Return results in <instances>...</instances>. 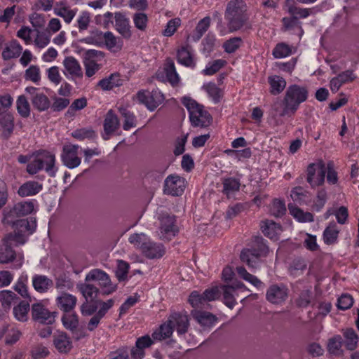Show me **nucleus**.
Segmentation results:
<instances>
[{
    "label": "nucleus",
    "instance_id": "obj_20",
    "mask_svg": "<svg viewBox=\"0 0 359 359\" xmlns=\"http://www.w3.org/2000/svg\"><path fill=\"white\" fill-rule=\"evenodd\" d=\"M285 6L290 15H293L297 20L300 18H306L315 13L313 8H301L295 4L294 0H286Z\"/></svg>",
    "mask_w": 359,
    "mask_h": 359
},
{
    "label": "nucleus",
    "instance_id": "obj_22",
    "mask_svg": "<svg viewBox=\"0 0 359 359\" xmlns=\"http://www.w3.org/2000/svg\"><path fill=\"white\" fill-rule=\"evenodd\" d=\"M62 323L65 329L69 330L77 339L81 337L79 334V316L75 313L67 312L62 317Z\"/></svg>",
    "mask_w": 359,
    "mask_h": 359
},
{
    "label": "nucleus",
    "instance_id": "obj_58",
    "mask_svg": "<svg viewBox=\"0 0 359 359\" xmlns=\"http://www.w3.org/2000/svg\"><path fill=\"white\" fill-rule=\"evenodd\" d=\"M292 53L290 47L284 43H280L276 45L273 50V55L276 58H282L290 55Z\"/></svg>",
    "mask_w": 359,
    "mask_h": 359
},
{
    "label": "nucleus",
    "instance_id": "obj_34",
    "mask_svg": "<svg viewBox=\"0 0 359 359\" xmlns=\"http://www.w3.org/2000/svg\"><path fill=\"white\" fill-rule=\"evenodd\" d=\"M288 209L290 215L299 222H311L313 221V215L309 212H304L295 205L289 203Z\"/></svg>",
    "mask_w": 359,
    "mask_h": 359
},
{
    "label": "nucleus",
    "instance_id": "obj_43",
    "mask_svg": "<svg viewBox=\"0 0 359 359\" xmlns=\"http://www.w3.org/2000/svg\"><path fill=\"white\" fill-rule=\"evenodd\" d=\"M270 84V93L273 95L280 94L286 86L285 80L277 75L271 76L268 78Z\"/></svg>",
    "mask_w": 359,
    "mask_h": 359
},
{
    "label": "nucleus",
    "instance_id": "obj_8",
    "mask_svg": "<svg viewBox=\"0 0 359 359\" xmlns=\"http://www.w3.org/2000/svg\"><path fill=\"white\" fill-rule=\"evenodd\" d=\"M86 281H95L101 288L102 293L109 294L115 291L116 286L114 285L109 276L100 269H93L86 276Z\"/></svg>",
    "mask_w": 359,
    "mask_h": 359
},
{
    "label": "nucleus",
    "instance_id": "obj_32",
    "mask_svg": "<svg viewBox=\"0 0 359 359\" xmlns=\"http://www.w3.org/2000/svg\"><path fill=\"white\" fill-rule=\"evenodd\" d=\"M42 189V185L36 181H27L19 187L18 191L20 196H29L38 194Z\"/></svg>",
    "mask_w": 359,
    "mask_h": 359
},
{
    "label": "nucleus",
    "instance_id": "obj_2",
    "mask_svg": "<svg viewBox=\"0 0 359 359\" xmlns=\"http://www.w3.org/2000/svg\"><path fill=\"white\" fill-rule=\"evenodd\" d=\"M19 163H26V170L29 175H35L44 169L49 177H56L55 169V156L46 150H38L31 155H20L18 158Z\"/></svg>",
    "mask_w": 359,
    "mask_h": 359
},
{
    "label": "nucleus",
    "instance_id": "obj_39",
    "mask_svg": "<svg viewBox=\"0 0 359 359\" xmlns=\"http://www.w3.org/2000/svg\"><path fill=\"white\" fill-rule=\"evenodd\" d=\"M210 25V18L209 16L205 17L201 19L197 24L193 34L189 38H191L194 41H198L207 32Z\"/></svg>",
    "mask_w": 359,
    "mask_h": 359
},
{
    "label": "nucleus",
    "instance_id": "obj_31",
    "mask_svg": "<svg viewBox=\"0 0 359 359\" xmlns=\"http://www.w3.org/2000/svg\"><path fill=\"white\" fill-rule=\"evenodd\" d=\"M76 303V297L68 293H63L57 298L58 307L65 313L70 312L75 307Z\"/></svg>",
    "mask_w": 359,
    "mask_h": 359
},
{
    "label": "nucleus",
    "instance_id": "obj_12",
    "mask_svg": "<svg viewBox=\"0 0 359 359\" xmlns=\"http://www.w3.org/2000/svg\"><path fill=\"white\" fill-rule=\"evenodd\" d=\"M288 297V289L283 284H274L271 285L266 294V299L271 304H280L284 302Z\"/></svg>",
    "mask_w": 359,
    "mask_h": 359
},
{
    "label": "nucleus",
    "instance_id": "obj_19",
    "mask_svg": "<svg viewBox=\"0 0 359 359\" xmlns=\"http://www.w3.org/2000/svg\"><path fill=\"white\" fill-rule=\"evenodd\" d=\"M65 67L64 74L65 75L69 74L72 78H82L83 71L81 67L76 59L72 56H69L65 58L63 61Z\"/></svg>",
    "mask_w": 359,
    "mask_h": 359
},
{
    "label": "nucleus",
    "instance_id": "obj_18",
    "mask_svg": "<svg viewBox=\"0 0 359 359\" xmlns=\"http://www.w3.org/2000/svg\"><path fill=\"white\" fill-rule=\"evenodd\" d=\"M115 27L116 31L125 39H130L132 36L131 26L128 18L121 13H115Z\"/></svg>",
    "mask_w": 359,
    "mask_h": 359
},
{
    "label": "nucleus",
    "instance_id": "obj_40",
    "mask_svg": "<svg viewBox=\"0 0 359 359\" xmlns=\"http://www.w3.org/2000/svg\"><path fill=\"white\" fill-rule=\"evenodd\" d=\"M29 100L34 108L40 112L47 110L50 107V102L48 97L43 93L34 95V97H29Z\"/></svg>",
    "mask_w": 359,
    "mask_h": 359
},
{
    "label": "nucleus",
    "instance_id": "obj_9",
    "mask_svg": "<svg viewBox=\"0 0 359 359\" xmlns=\"http://www.w3.org/2000/svg\"><path fill=\"white\" fill-rule=\"evenodd\" d=\"M140 103L144 104L150 111L155 110L164 100L163 94L158 90L152 91L140 90L137 93Z\"/></svg>",
    "mask_w": 359,
    "mask_h": 359
},
{
    "label": "nucleus",
    "instance_id": "obj_41",
    "mask_svg": "<svg viewBox=\"0 0 359 359\" xmlns=\"http://www.w3.org/2000/svg\"><path fill=\"white\" fill-rule=\"evenodd\" d=\"M20 300L17 294L11 290L0 292V302L5 309H11L12 306H15Z\"/></svg>",
    "mask_w": 359,
    "mask_h": 359
},
{
    "label": "nucleus",
    "instance_id": "obj_56",
    "mask_svg": "<svg viewBox=\"0 0 359 359\" xmlns=\"http://www.w3.org/2000/svg\"><path fill=\"white\" fill-rule=\"evenodd\" d=\"M271 213L276 217H280L285 214L286 207L284 201L275 198L271 207Z\"/></svg>",
    "mask_w": 359,
    "mask_h": 359
},
{
    "label": "nucleus",
    "instance_id": "obj_27",
    "mask_svg": "<svg viewBox=\"0 0 359 359\" xmlns=\"http://www.w3.org/2000/svg\"><path fill=\"white\" fill-rule=\"evenodd\" d=\"M193 316L204 327H212L217 323V318L210 312L196 311Z\"/></svg>",
    "mask_w": 359,
    "mask_h": 359
},
{
    "label": "nucleus",
    "instance_id": "obj_51",
    "mask_svg": "<svg viewBox=\"0 0 359 359\" xmlns=\"http://www.w3.org/2000/svg\"><path fill=\"white\" fill-rule=\"evenodd\" d=\"M344 336L346 338V348L350 351L354 350L357 346L358 339V337L355 330L352 328L347 329L344 332Z\"/></svg>",
    "mask_w": 359,
    "mask_h": 359
},
{
    "label": "nucleus",
    "instance_id": "obj_29",
    "mask_svg": "<svg viewBox=\"0 0 359 359\" xmlns=\"http://www.w3.org/2000/svg\"><path fill=\"white\" fill-rule=\"evenodd\" d=\"M185 181H165L163 191L173 196H181L186 187Z\"/></svg>",
    "mask_w": 359,
    "mask_h": 359
},
{
    "label": "nucleus",
    "instance_id": "obj_11",
    "mask_svg": "<svg viewBox=\"0 0 359 359\" xmlns=\"http://www.w3.org/2000/svg\"><path fill=\"white\" fill-rule=\"evenodd\" d=\"M31 311L33 319L40 323L51 325L55 322L57 313L50 312L41 303L32 304Z\"/></svg>",
    "mask_w": 359,
    "mask_h": 359
},
{
    "label": "nucleus",
    "instance_id": "obj_61",
    "mask_svg": "<svg viewBox=\"0 0 359 359\" xmlns=\"http://www.w3.org/2000/svg\"><path fill=\"white\" fill-rule=\"evenodd\" d=\"M353 298L349 294H343L338 298L337 307L339 309L346 311L353 304Z\"/></svg>",
    "mask_w": 359,
    "mask_h": 359
},
{
    "label": "nucleus",
    "instance_id": "obj_38",
    "mask_svg": "<svg viewBox=\"0 0 359 359\" xmlns=\"http://www.w3.org/2000/svg\"><path fill=\"white\" fill-rule=\"evenodd\" d=\"M189 46H182L177 52V61L179 63L189 67H194L196 63Z\"/></svg>",
    "mask_w": 359,
    "mask_h": 359
},
{
    "label": "nucleus",
    "instance_id": "obj_64",
    "mask_svg": "<svg viewBox=\"0 0 359 359\" xmlns=\"http://www.w3.org/2000/svg\"><path fill=\"white\" fill-rule=\"evenodd\" d=\"M48 349L42 345H38L32 348L31 355L34 359H43L49 355Z\"/></svg>",
    "mask_w": 359,
    "mask_h": 359
},
{
    "label": "nucleus",
    "instance_id": "obj_50",
    "mask_svg": "<svg viewBox=\"0 0 359 359\" xmlns=\"http://www.w3.org/2000/svg\"><path fill=\"white\" fill-rule=\"evenodd\" d=\"M306 266L304 259L302 258L294 259L290 266V273L293 276H298L303 273L304 271L306 269Z\"/></svg>",
    "mask_w": 359,
    "mask_h": 359
},
{
    "label": "nucleus",
    "instance_id": "obj_55",
    "mask_svg": "<svg viewBox=\"0 0 359 359\" xmlns=\"http://www.w3.org/2000/svg\"><path fill=\"white\" fill-rule=\"evenodd\" d=\"M149 239V238L144 233H134L130 236L128 241L141 251Z\"/></svg>",
    "mask_w": 359,
    "mask_h": 359
},
{
    "label": "nucleus",
    "instance_id": "obj_30",
    "mask_svg": "<svg viewBox=\"0 0 359 359\" xmlns=\"http://www.w3.org/2000/svg\"><path fill=\"white\" fill-rule=\"evenodd\" d=\"M34 203L31 201L19 202L15 205L13 210L5 212V215H27L34 210Z\"/></svg>",
    "mask_w": 359,
    "mask_h": 359
},
{
    "label": "nucleus",
    "instance_id": "obj_53",
    "mask_svg": "<svg viewBox=\"0 0 359 359\" xmlns=\"http://www.w3.org/2000/svg\"><path fill=\"white\" fill-rule=\"evenodd\" d=\"M120 114L124 117V123L123 128L125 130H128L133 127L135 126V116L133 113L124 107L118 109Z\"/></svg>",
    "mask_w": 359,
    "mask_h": 359
},
{
    "label": "nucleus",
    "instance_id": "obj_48",
    "mask_svg": "<svg viewBox=\"0 0 359 359\" xmlns=\"http://www.w3.org/2000/svg\"><path fill=\"white\" fill-rule=\"evenodd\" d=\"M182 104L186 107L190 114H199L203 116V107L198 104L194 100L189 97H184L182 100Z\"/></svg>",
    "mask_w": 359,
    "mask_h": 359
},
{
    "label": "nucleus",
    "instance_id": "obj_42",
    "mask_svg": "<svg viewBox=\"0 0 359 359\" xmlns=\"http://www.w3.org/2000/svg\"><path fill=\"white\" fill-rule=\"evenodd\" d=\"M5 343L7 345L15 344L21 337L22 332L15 325H8L4 329Z\"/></svg>",
    "mask_w": 359,
    "mask_h": 359
},
{
    "label": "nucleus",
    "instance_id": "obj_35",
    "mask_svg": "<svg viewBox=\"0 0 359 359\" xmlns=\"http://www.w3.org/2000/svg\"><path fill=\"white\" fill-rule=\"evenodd\" d=\"M123 81L120 79L118 73L111 74L109 76L100 80L97 86L103 90H109L114 87H118L122 85Z\"/></svg>",
    "mask_w": 359,
    "mask_h": 359
},
{
    "label": "nucleus",
    "instance_id": "obj_59",
    "mask_svg": "<svg viewBox=\"0 0 359 359\" xmlns=\"http://www.w3.org/2000/svg\"><path fill=\"white\" fill-rule=\"evenodd\" d=\"M203 88L215 103L219 102L222 97V91L215 83H209L204 85Z\"/></svg>",
    "mask_w": 359,
    "mask_h": 359
},
{
    "label": "nucleus",
    "instance_id": "obj_49",
    "mask_svg": "<svg viewBox=\"0 0 359 359\" xmlns=\"http://www.w3.org/2000/svg\"><path fill=\"white\" fill-rule=\"evenodd\" d=\"M290 197L294 203L303 205L308 201V191L301 187H297L292 189Z\"/></svg>",
    "mask_w": 359,
    "mask_h": 359
},
{
    "label": "nucleus",
    "instance_id": "obj_28",
    "mask_svg": "<svg viewBox=\"0 0 359 359\" xmlns=\"http://www.w3.org/2000/svg\"><path fill=\"white\" fill-rule=\"evenodd\" d=\"M264 236L271 240L277 241L282 231V227L279 224L273 221H266L261 226Z\"/></svg>",
    "mask_w": 359,
    "mask_h": 359
},
{
    "label": "nucleus",
    "instance_id": "obj_36",
    "mask_svg": "<svg viewBox=\"0 0 359 359\" xmlns=\"http://www.w3.org/2000/svg\"><path fill=\"white\" fill-rule=\"evenodd\" d=\"M28 278L27 275H21L17 280V282L13 285V289L17 292L24 300L32 301L31 296L28 291Z\"/></svg>",
    "mask_w": 359,
    "mask_h": 359
},
{
    "label": "nucleus",
    "instance_id": "obj_45",
    "mask_svg": "<svg viewBox=\"0 0 359 359\" xmlns=\"http://www.w3.org/2000/svg\"><path fill=\"white\" fill-rule=\"evenodd\" d=\"M189 118L192 126L202 128L210 125L212 119L210 115L205 111H203V116H200L199 114H190Z\"/></svg>",
    "mask_w": 359,
    "mask_h": 359
},
{
    "label": "nucleus",
    "instance_id": "obj_63",
    "mask_svg": "<svg viewBox=\"0 0 359 359\" xmlns=\"http://www.w3.org/2000/svg\"><path fill=\"white\" fill-rule=\"evenodd\" d=\"M241 42V38L233 37L227 40L224 43L223 47L226 53H233L240 47Z\"/></svg>",
    "mask_w": 359,
    "mask_h": 359
},
{
    "label": "nucleus",
    "instance_id": "obj_47",
    "mask_svg": "<svg viewBox=\"0 0 359 359\" xmlns=\"http://www.w3.org/2000/svg\"><path fill=\"white\" fill-rule=\"evenodd\" d=\"M17 111L22 118H27L30 115V105L27 98L24 95H20L16 101Z\"/></svg>",
    "mask_w": 359,
    "mask_h": 359
},
{
    "label": "nucleus",
    "instance_id": "obj_62",
    "mask_svg": "<svg viewBox=\"0 0 359 359\" xmlns=\"http://www.w3.org/2000/svg\"><path fill=\"white\" fill-rule=\"evenodd\" d=\"M133 22L136 28L144 31L147 26L148 18L145 13H137L133 15Z\"/></svg>",
    "mask_w": 359,
    "mask_h": 359
},
{
    "label": "nucleus",
    "instance_id": "obj_25",
    "mask_svg": "<svg viewBox=\"0 0 359 359\" xmlns=\"http://www.w3.org/2000/svg\"><path fill=\"white\" fill-rule=\"evenodd\" d=\"M29 300H20L13 306V313L15 318L20 322H26L30 310Z\"/></svg>",
    "mask_w": 359,
    "mask_h": 359
},
{
    "label": "nucleus",
    "instance_id": "obj_26",
    "mask_svg": "<svg viewBox=\"0 0 359 359\" xmlns=\"http://www.w3.org/2000/svg\"><path fill=\"white\" fill-rule=\"evenodd\" d=\"M119 126L118 117L114 114L113 111L109 110L106 115L104 121V130L105 135H103L104 140L109 139V135L115 132Z\"/></svg>",
    "mask_w": 359,
    "mask_h": 359
},
{
    "label": "nucleus",
    "instance_id": "obj_46",
    "mask_svg": "<svg viewBox=\"0 0 359 359\" xmlns=\"http://www.w3.org/2000/svg\"><path fill=\"white\" fill-rule=\"evenodd\" d=\"M79 290L87 302L95 299L99 292V289L95 285L89 283L81 284Z\"/></svg>",
    "mask_w": 359,
    "mask_h": 359
},
{
    "label": "nucleus",
    "instance_id": "obj_52",
    "mask_svg": "<svg viewBox=\"0 0 359 359\" xmlns=\"http://www.w3.org/2000/svg\"><path fill=\"white\" fill-rule=\"evenodd\" d=\"M327 200V191L325 189H320L318 191L316 198L314 199L312 208L316 212H320L325 206Z\"/></svg>",
    "mask_w": 359,
    "mask_h": 359
},
{
    "label": "nucleus",
    "instance_id": "obj_3",
    "mask_svg": "<svg viewBox=\"0 0 359 359\" xmlns=\"http://www.w3.org/2000/svg\"><path fill=\"white\" fill-rule=\"evenodd\" d=\"M269 253L268 242L262 236L253 237L251 243L243 248L240 254V259L250 269H257L260 266L263 259Z\"/></svg>",
    "mask_w": 359,
    "mask_h": 359
},
{
    "label": "nucleus",
    "instance_id": "obj_37",
    "mask_svg": "<svg viewBox=\"0 0 359 359\" xmlns=\"http://www.w3.org/2000/svg\"><path fill=\"white\" fill-rule=\"evenodd\" d=\"M0 126L2 128V136L8 139L12 135L14 129L13 117L11 114H5L0 117Z\"/></svg>",
    "mask_w": 359,
    "mask_h": 359
},
{
    "label": "nucleus",
    "instance_id": "obj_4",
    "mask_svg": "<svg viewBox=\"0 0 359 359\" xmlns=\"http://www.w3.org/2000/svg\"><path fill=\"white\" fill-rule=\"evenodd\" d=\"M225 19L231 32L238 31L243 27H245V29H251V25L248 22L247 6L243 0H231L227 4Z\"/></svg>",
    "mask_w": 359,
    "mask_h": 359
},
{
    "label": "nucleus",
    "instance_id": "obj_13",
    "mask_svg": "<svg viewBox=\"0 0 359 359\" xmlns=\"http://www.w3.org/2000/svg\"><path fill=\"white\" fill-rule=\"evenodd\" d=\"M78 149L77 145H67L63 147L62 161L70 169L78 167L81 163V158L77 156Z\"/></svg>",
    "mask_w": 359,
    "mask_h": 359
},
{
    "label": "nucleus",
    "instance_id": "obj_10",
    "mask_svg": "<svg viewBox=\"0 0 359 359\" xmlns=\"http://www.w3.org/2000/svg\"><path fill=\"white\" fill-rule=\"evenodd\" d=\"M160 234L163 241H170L179 230L176 225V218L173 215H163L160 218Z\"/></svg>",
    "mask_w": 359,
    "mask_h": 359
},
{
    "label": "nucleus",
    "instance_id": "obj_17",
    "mask_svg": "<svg viewBox=\"0 0 359 359\" xmlns=\"http://www.w3.org/2000/svg\"><path fill=\"white\" fill-rule=\"evenodd\" d=\"M141 252L149 259L161 258L165 254V248L163 245L153 242L149 238Z\"/></svg>",
    "mask_w": 359,
    "mask_h": 359
},
{
    "label": "nucleus",
    "instance_id": "obj_15",
    "mask_svg": "<svg viewBox=\"0 0 359 359\" xmlns=\"http://www.w3.org/2000/svg\"><path fill=\"white\" fill-rule=\"evenodd\" d=\"M53 344L56 350L62 354L68 353L73 347L70 337L61 331H57L53 334Z\"/></svg>",
    "mask_w": 359,
    "mask_h": 359
},
{
    "label": "nucleus",
    "instance_id": "obj_54",
    "mask_svg": "<svg viewBox=\"0 0 359 359\" xmlns=\"http://www.w3.org/2000/svg\"><path fill=\"white\" fill-rule=\"evenodd\" d=\"M226 62L222 59L215 60L212 62H210L205 69L203 70V73L205 75H213L217 73L220 69H222Z\"/></svg>",
    "mask_w": 359,
    "mask_h": 359
},
{
    "label": "nucleus",
    "instance_id": "obj_24",
    "mask_svg": "<svg viewBox=\"0 0 359 359\" xmlns=\"http://www.w3.org/2000/svg\"><path fill=\"white\" fill-rule=\"evenodd\" d=\"M340 229L334 222H330L323 233V240L327 245H332L338 243Z\"/></svg>",
    "mask_w": 359,
    "mask_h": 359
},
{
    "label": "nucleus",
    "instance_id": "obj_44",
    "mask_svg": "<svg viewBox=\"0 0 359 359\" xmlns=\"http://www.w3.org/2000/svg\"><path fill=\"white\" fill-rule=\"evenodd\" d=\"M164 70L168 81L172 86L177 85L179 83L180 78L178 74L176 72L174 62L172 59L168 58L166 60Z\"/></svg>",
    "mask_w": 359,
    "mask_h": 359
},
{
    "label": "nucleus",
    "instance_id": "obj_7",
    "mask_svg": "<svg viewBox=\"0 0 359 359\" xmlns=\"http://www.w3.org/2000/svg\"><path fill=\"white\" fill-rule=\"evenodd\" d=\"M306 172V180H313L316 172H318V180H325V177L327 180H337V172L332 161L325 163L323 160H318L310 163Z\"/></svg>",
    "mask_w": 359,
    "mask_h": 359
},
{
    "label": "nucleus",
    "instance_id": "obj_14",
    "mask_svg": "<svg viewBox=\"0 0 359 359\" xmlns=\"http://www.w3.org/2000/svg\"><path fill=\"white\" fill-rule=\"evenodd\" d=\"M153 338L146 334L140 337L135 341V346L130 350V355L133 359H143L145 356V349L154 344Z\"/></svg>",
    "mask_w": 359,
    "mask_h": 359
},
{
    "label": "nucleus",
    "instance_id": "obj_6",
    "mask_svg": "<svg viewBox=\"0 0 359 359\" xmlns=\"http://www.w3.org/2000/svg\"><path fill=\"white\" fill-rule=\"evenodd\" d=\"M36 226V218L30 217L17 219L13 225V232L7 234V240H13L17 244L23 245L27 242V236L35 232Z\"/></svg>",
    "mask_w": 359,
    "mask_h": 359
},
{
    "label": "nucleus",
    "instance_id": "obj_23",
    "mask_svg": "<svg viewBox=\"0 0 359 359\" xmlns=\"http://www.w3.org/2000/svg\"><path fill=\"white\" fill-rule=\"evenodd\" d=\"M13 240H7V235L3 239V247L0 249V264H8L15 260V251L11 246Z\"/></svg>",
    "mask_w": 359,
    "mask_h": 359
},
{
    "label": "nucleus",
    "instance_id": "obj_21",
    "mask_svg": "<svg viewBox=\"0 0 359 359\" xmlns=\"http://www.w3.org/2000/svg\"><path fill=\"white\" fill-rule=\"evenodd\" d=\"M34 290L39 293H46L53 287L54 283L52 279L45 275L35 274L32 279Z\"/></svg>",
    "mask_w": 359,
    "mask_h": 359
},
{
    "label": "nucleus",
    "instance_id": "obj_60",
    "mask_svg": "<svg viewBox=\"0 0 359 359\" xmlns=\"http://www.w3.org/2000/svg\"><path fill=\"white\" fill-rule=\"evenodd\" d=\"M202 294L205 302L215 301L221 296L220 287L215 286L208 288Z\"/></svg>",
    "mask_w": 359,
    "mask_h": 359
},
{
    "label": "nucleus",
    "instance_id": "obj_57",
    "mask_svg": "<svg viewBox=\"0 0 359 359\" xmlns=\"http://www.w3.org/2000/svg\"><path fill=\"white\" fill-rule=\"evenodd\" d=\"M240 181H224L223 193L230 198L239 190Z\"/></svg>",
    "mask_w": 359,
    "mask_h": 359
},
{
    "label": "nucleus",
    "instance_id": "obj_5",
    "mask_svg": "<svg viewBox=\"0 0 359 359\" xmlns=\"http://www.w3.org/2000/svg\"><path fill=\"white\" fill-rule=\"evenodd\" d=\"M189 326V319L186 314L173 312L169 316L168 320L152 333V338L158 341L168 339L172 336L175 328L177 334L181 336L187 332Z\"/></svg>",
    "mask_w": 359,
    "mask_h": 359
},
{
    "label": "nucleus",
    "instance_id": "obj_16",
    "mask_svg": "<svg viewBox=\"0 0 359 359\" xmlns=\"http://www.w3.org/2000/svg\"><path fill=\"white\" fill-rule=\"evenodd\" d=\"M246 288L243 283H238L235 286L222 285L220 287L221 294H223V302L229 309H233L237 304L235 299L236 289Z\"/></svg>",
    "mask_w": 359,
    "mask_h": 359
},
{
    "label": "nucleus",
    "instance_id": "obj_1",
    "mask_svg": "<svg viewBox=\"0 0 359 359\" xmlns=\"http://www.w3.org/2000/svg\"><path fill=\"white\" fill-rule=\"evenodd\" d=\"M308 97L306 86L292 84L287 88L282 102H276L272 108L280 117H291L295 114L299 105L307 100Z\"/></svg>",
    "mask_w": 359,
    "mask_h": 359
},
{
    "label": "nucleus",
    "instance_id": "obj_33",
    "mask_svg": "<svg viewBox=\"0 0 359 359\" xmlns=\"http://www.w3.org/2000/svg\"><path fill=\"white\" fill-rule=\"evenodd\" d=\"M22 50V48L17 40H12L9 43L6 44L2 52V57L4 60L18 57L21 54Z\"/></svg>",
    "mask_w": 359,
    "mask_h": 359
}]
</instances>
